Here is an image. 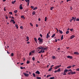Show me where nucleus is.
Instances as JSON below:
<instances>
[{"label":"nucleus","mask_w":79,"mask_h":79,"mask_svg":"<svg viewBox=\"0 0 79 79\" xmlns=\"http://www.w3.org/2000/svg\"><path fill=\"white\" fill-rule=\"evenodd\" d=\"M74 37H75V36L74 35H72L70 36V39H73Z\"/></svg>","instance_id":"nucleus-8"},{"label":"nucleus","mask_w":79,"mask_h":79,"mask_svg":"<svg viewBox=\"0 0 79 79\" xmlns=\"http://www.w3.org/2000/svg\"><path fill=\"white\" fill-rule=\"evenodd\" d=\"M31 54H32V53H31V52H30L29 53V56H31Z\"/></svg>","instance_id":"nucleus-49"},{"label":"nucleus","mask_w":79,"mask_h":79,"mask_svg":"<svg viewBox=\"0 0 79 79\" xmlns=\"http://www.w3.org/2000/svg\"><path fill=\"white\" fill-rule=\"evenodd\" d=\"M69 32V31H67L66 32V34H68V33Z\"/></svg>","instance_id":"nucleus-25"},{"label":"nucleus","mask_w":79,"mask_h":79,"mask_svg":"<svg viewBox=\"0 0 79 79\" xmlns=\"http://www.w3.org/2000/svg\"><path fill=\"white\" fill-rule=\"evenodd\" d=\"M29 2H27V6H29Z\"/></svg>","instance_id":"nucleus-60"},{"label":"nucleus","mask_w":79,"mask_h":79,"mask_svg":"<svg viewBox=\"0 0 79 79\" xmlns=\"http://www.w3.org/2000/svg\"><path fill=\"white\" fill-rule=\"evenodd\" d=\"M21 18L24 19H26V18H25L24 16V15H22L21 16Z\"/></svg>","instance_id":"nucleus-10"},{"label":"nucleus","mask_w":79,"mask_h":79,"mask_svg":"<svg viewBox=\"0 0 79 79\" xmlns=\"http://www.w3.org/2000/svg\"><path fill=\"white\" fill-rule=\"evenodd\" d=\"M38 49H39L40 50L41 49L40 51L38 52L39 53H44L45 51L44 50H46L47 51V47H38Z\"/></svg>","instance_id":"nucleus-1"},{"label":"nucleus","mask_w":79,"mask_h":79,"mask_svg":"<svg viewBox=\"0 0 79 79\" xmlns=\"http://www.w3.org/2000/svg\"><path fill=\"white\" fill-rule=\"evenodd\" d=\"M27 39H29V37L27 36Z\"/></svg>","instance_id":"nucleus-63"},{"label":"nucleus","mask_w":79,"mask_h":79,"mask_svg":"<svg viewBox=\"0 0 79 79\" xmlns=\"http://www.w3.org/2000/svg\"><path fill=\"white\" fill-rule=\"evenodd\" d=\"M68 72H69V71H72V70L71 69H69V70H67Z\"/></svg>","instance_id":"nucleus-23"},{"label":"nucleus","mask_w":79,"mask_h":79,"mask_svg":"<svg viewBox=\"0 0 79 79\" xmlns=\"http://www.w3.org/2000/svg\"><path fill=\"white\" fill-rule=\"evenodd\" d=\"M52 69V68L50 67V68L48 70V71H50Z\"/></svg>","instance_id":"nucleus-24"},{"label":"nucleus","mask_w":79,"mask_h":79,"mask_svg":"<svg viewBox=\"0 0 79 79\" xmlns=\"http://www.w3.org/2000/svg\"><path fill=\"white\" fill-rule=\"evenodd\" d=\"M9 14H10V15H12L13 14V13H12V12H10L9 13Z\"/></svg>","instance_id":"nucleus-47"},{"label":"nucleus","mask_w":79,"mask_h":79,"mask_svg":"<svg viewBox=\"0 0 79 79\" xmlns=\"http://www.w3.org/2000/svg\"><path fill=\"white\" fill-rule=\"evenodd\" d=\"M57 72H58V71L57 70H55L54 71V73H57Z\"/></svg>","instance_id":"nucleus-56"},{"label":"nucleus","mask_w":79,"mask_h":79,"mask_svg":"<svg viewBox=\"0 0 79 79\" xmlns=\"http://www.w3.org/2000/svg\"><path fill=\"white\" fill-rule=\"evenodd\" d=\"M60 70H61V69L59 68L57 70V72H60Z\"/></svg>","instance_id":"nucleus-20"},{"label":"nucleus","mask_w":79,"mask_h":79,"mask_svg":"<svg viewBox=\"0 0 79 79\" xmlns=\"http://www.w3.org/2000/svg\"><path fill=\"white\" fill-rule=\"evenodd\" d=\"M38 40H39V42H40V44H42L44 42V39L42 38H41L40 37H39L38 39Z\"/></svg>","instance_id":"nucleus-2"},{"label":"nucleus","mask_w":79,"mask_h":79,"mask_svg":"<svg viewBox=\"0 0 79 79\" xmlns=\"http://www.w3.org/2000/svg\"><path fill=\"white\" fill-rule=\"evenodd\" d=\"M48 33L47 35L46 38L47 39H48Z\"/></svg>","instance_id":"nucleus-41"},{"label":"nucleus","mask_w":79,"mask_h":79,"mask_svg":"<svg viewBox=\"0 0 79 79\" xmlns=\"http://www.w3.org/2000/svg\"><path fill=\"white\" fill-rule=\"evenodd\" d=\"M20 29H23V27L22 26L20 27Z\"/></svg>","instance_id":"nucleus-36"},{"label":"nucleus","mask_w":79,"mask_h":79,"mask_svg":"<svg viewBox=\"0 0 79 79\" xmlns=\"http://www.w3.org/2000/svg\"><path fill=\"white\" fill-rule=\"evenodd\" d=\"M53 66H54V65H51L50 67V68H52V67H53Z\"/></svg>","instance_id":"nucleus-55"},{"label":"nucleus","mask_w":79,"mask_h":79,"mask_svg":"<svg viewBox=\"0 0 79 79\" xmlns=\"http://www.w3.org/2000/svg\"><path fill=\"white\" fill-rule=\"evenodd\" d=\"M70 10H73V7H71Z\"/></svg>","instance_id":"nucleus-57"},{"label":"nucleus","mask_w":79,"mask_h":79,"mask_svg":"<svg viewBox=\"0 0 79 79\" xmlns=\"http://www.w3.org/2000/svg\"><path fill=\"white\" fill-rule=\"evenodd\" d=\"M19 8L20 10H23V5L20 4V5Z\"/></svg>","instance_id":"nucleus-5"},{"label":"nucleus","mask_w":79,"mask_h":79,"mask_svg":"<svg viewBox=\"0 0 79 79\" xmlns=\"http://www.w3.org/2000/svg\"><path fill=\"white\" fill-rule=\"evenodd\" d=\"M71 74H76V72H71Z\"/></svg>","instance_id":"nucleus-15"},{"label":"nucleus","mask_w":79,"mask_h":79,"mask_svg":"<svg viewBox=\"0 0 79 79\" xmlns=\"http://www.w3.org/2000/svg\"><path fill=\"white\" fill-rule=\"evenodd\" d=\"M55 42H57V41H58V40H57L56 39H55Z\"/></svg>","instance_id":"nucleus-59"},{"label":"nucleus","mask_w":79,"mask_h":79,"mask_svg":"<svg viewBox=\"0 0 79 79\" xmlns=\"http://www.w3.org/2000/svg\"><path fill=\"white\" fill-rule=\"evenodd\" d=\"M64 75H66V74L64 72V73L63 74Z\"/></svg>","instance_id":"nucleus-42"},{"label":"nucleus","mask_w":79,"mask_h":79,"mask_svg":"<svg viewBox=\"0 0 79 79\" xmlns=\"http://www.w3.org/2000/svg\"><path fill=\"white\" fill-rule=\"evenodd\" d=\"M64 73H67V72H68V70L67 69H66L64 70Z\"/></svg>","instance_id":"nucleus-14"},{"label":"nucleus","mask_w":79,"mask_h":79,"mask_svg":"<svg viewBox=\"0 0 79 79\" xmlns=\"http://www.w3.org/2000/svg\"><path fill=\"white\" fill-rule=\"evenodd\" d=\"M14 56V54L13 53H12L11 54V56Z\"/></svg>","instance_id":"nucleus-35"},{"label":"nucleus","mask_w":79,"mask_h":79,"mask_svg":"<svg viewBox=\"0 0 79 79\" xmlns=\"http://www.w3.org/2000/svg\"><path fill=\"white\" fill-rule=\"evenodd\" d=\"M31 9H33L34 8V6H31Z\"/></svg>","instance_id":"nucleus-43"},{"label":"nucleus","mask_w":79,"mask_h":79,"mask_svg":"<svg viewBox=\"0 0 79 79\" xmlns=\"http://www.w3.org/2000/svg\"><path fill=\"white\" fill-rule=\"evenodd\" d=\"M15 13H16L18 12V10H15L14 11Z\"/></svg>","instance_id":"nucleus-27"},{"label":"nucleus","mask_w":79,"mask_h":79,"mask_svg":"<svg viewBox=\"0 0 79 79\" xmlns=\"http://www.w3.org/2000/svg\"><path fill=\"white\" fill-rule=\"evenodd\" d=\"M69 30L70 31L72 32L73 31V28L70 29Z\"/></svg>","instance_id":"nucleus-30"},{"label":"nucleus","mask_w":79,"mask_h":79,"mask_svg":"<svg viewBox=\"0 0 79 79\" xmlns=\"http://www.w3.org/2000/svg\"><path fill=\"white\" fill-rule=\"evenodd\" d=\"M74 55H79V53L78 52H74Z\"/></svg>","instance_id":"nucleus-7"},{"label":"nucleus","mask_w":79,"mask_h":79,"mask_svg":"<svg viewBox=\"0 0 79 79\" xmlns=\"http://www.w3.org/2000/svg\"><path fill=\"white\" fill-rule=\"evenodd\" d=\"M59 33H60V34H62L63 33V31H61L60 30H59Z\"/></svg>","instance_id":"nucleus-22"},{"label":"nucleus","mask_w":79,"mask_h":79,"mask_svg":"<svg viewBox=\"0 0 79 79\" xmlns=\"http://www.w3.org/2000/svg\"><path fill=\"white\" fill-rule=\"evenodd\" d=\"M74 66H76V65H74L72 66V67H73V68H74Z\"/></svg>","instance_id":"nucleus-61"},{"label":"nucleus","mask_w":79,"mask_h":79,"mask_svg":"<svg viewBox=\"0 0 79 79\" xmlns=\"http://www.w3.org/2000/svg\"><path fill=\"white\" fill-rule=\"evenodd\" d=\"M35 73L36 74H40V72H39V71H37L35 72Z\"/></svg>","instance_id":"nucleus-9"},{"label":"nucleus","mask_w":79,"mask_h":79,"mask_svg":"<svg viewBox=\"0 0 79 79\" xmlns=\"http://www.w3.org/2000/svg\"><path fill=\"white\" fill-rule=\"evenodd\" d=\"M50 79H55V77H51L50 78Z\"/></svg>","instance_id":"nucleus-37"},{"label":"nucleus","mask_w":79,"mask_h":79,"mask_svg":"<svg viewBox=\"0 0 79 79\" xmlns=\"http://www.w3.org/2000/svg\"><path fill=\"white\" fill-rule=\"evenodd\" d=\"M76 71H79V68L77 69H76Z\"/></svg>","instance_id":"nucleus-45"},{"label":"nucleus","mask_w":79,"mask_h":79,"mask_svg":"<svg viewBox=\"0 0 79 79\" xmlns=\"http://www.w3.org/2000/svg\"><path fill=\"white\" fill-rule=\"evenodd\" d=\"M23 74L25 76H26V77H28V76H29V74L28 73H23Z\"/></svg>","instance_id":"nucleus-4"},{"label":"nucleus","mask_w":79,"mask_h":79,"mask_svg":"<svg viewBox=\"0 0 79 79\" xmlns=\"http://www.w3.org/2000/svg\"><path fill=\"white\" fill-rule=\"evenodd\" d=\"M32 60L33 61H35V58L34 57H33L32 58Z\"/></svg>","instance_id":"nucleus-28"},{"label":"nucleus","mask_w":79,"mask_h":79,"mask_svg":"<svg viewBox=\"0 0 79 79\" xmlns=\"http://www.w3.org/2000/svg\"><path fill=\"white\" fill-rule=\"evenodd\" d=\"M35 14V11H33L32 13V15H34Z\"/></svg>","instance_id":"nucleus-12"},{"label":"nucleus","mask_w":79,"mask_h":79,"mask_svg":"<svg viewBox=\"0 0 79 79\" xmlns=\"http://www.w3.org/2000/svg\"><path fill=\"white\" fill-rule=\"evenodd\" d=\"M76 21H79V19H78V18H77V19H76Z\"/></svg>","instance_id":"nucleus-51"},{"label":"nucleus","mask_w":79,"mask_h":79,"mask_svg":"<svg viewBox=\"0 0 79 79\" xmlns=\"http://www.w3.org/2000/svg\"><path fill=\"white\" fill-rule=\"evenodd\" d=\"M31 52V53H34L35 52L34 51H32Z\"/></svg>","instance_id":"nucleus-50"},{"label":"nucleus","mask_w":79,"mask_h":79,"mask_svg":"<svg viewBox=\"0 0 79 79\" xmlns=\"http://www.w3.org/2000/svg\"><path fill=\"white\" fill-rule=\"evenodd\" d=\"M47 17H46L45 18V20H44L45 21H47Z\"/></svg>","instance_id":"nucleus-26"},{"label":"nucleus","mask_w":79,"mask_h":79,"mask_svg":"<svg viewBox=\"0 0 79 79\" xmlns=\"http://www.w3.org/2000/svg\"><path fill=\"white\" fill-rule=\"evenodd\" d=\"M40 36L41 38H42V34H40Z\"/></svg>","instance_id":"nucleus-48"},{"label":"nucleus","mask_w":79,"mask_h":79,"mask_svg":"<svg viewBox=\"0 0 79 79\" xmlns=\"http://www.w3.org/2000/svg\"><path fill=\"white\" fill-rule=\"evenodd\" d=\"M30 63V61H29L28 60H27V64H29V63Z\"/></svg>","instance_id":"nucleus-34"},{"label":"nucleus","mask_w":79,"mask_h":79,"mask_svg":"<svg viewBox=\"0 0 79 79\" xmlns=\"http://www.w3.org/2000/svg\"><path fill=\"white\" fill-rule=\"evenodd\" d=\"M15 2H14V1H12V4H15Z\"/></svg>","instance_id":"nucleus-52"},{"label":"nucleus","mask_w":79,"mask_h":79,"mask_svg":"<svg viewBox=\"0 0 79 79\" xmlns=\"http://www.w3.org/2000/svg\"><path fill=\"white\" fill-rule=\"evenodd\" d=\"M53 8H54V7H51L50 10H53Z\"/></svg>","instance_id":"nucleus-31"},{"label":"nucleus","mask_w":79,"mask_h":79,"mask_svg":"<svg viewBox=\"0 0 79 79\" xmlns=\"http://www.w3.org/2000/svg\"><path fill=\"white\" fill-rule=\"evenodd\" d=\"M30 26H33V25H32V23H30Z\"/></svg>","instance_id":"nucleus-32"},{"label":"nucleus","mask_w":79,"mask_h":79,"mask_svg":"<svg viewBox=\"0 0 79 79\" xmlns=\"http://www.w3.org/2000/svg\"><path fill=\"white\" fill-rule=\"evenodd\" d=\"M67 58H70V59H72L73 56H67Z\"/></svg>","instance_id":"nucleus-6"},{"label":"nucleus","mask_w":79,"mask_h":79,"mask_svg":"<svg viewBox=\"0 0 79 79\" xmlns=\"http://www.w3.org/2000/svg\"><path fill=\"white\" fill-rule=\"evenodd\" d=\"M71 72L68 73V74H69V75H70L71 74Z\"/></svg>","instance_id":"nucleus-39"},{"label":"nucleus","mask_w":79,"mask_h":79,"mask_svg":"<svg viewBox=\"0 0 79 79\" xmlns=\"http://www.w3.org/2000/svg\"><path fill=\"white\" fill-rule=\"evenodd\" d=\"M33 75L34 76V77H35V74L34 73H33Z\"/></svg>","instance_id":"nucleus-38"},{"label":"nucleus","mask_w":79,"mask_h":79,"mask_svg":"<svg viewBox=\"0 0 79 79\" xmlns=\"http://www.w3.org/2000/svg\"><path fill=\"white\" fill-rule=\"evenodd\" d=\"M37 7H35L34 8L33 10H37Z\"/></svg>","instance_id":"nucleus-16"},{"label":"nucleus","mask_w":79,"mask_h":79,"mask_svg":"<svg viewBox=\"0 0 79 79\" xmlns=\"http://www.w3.org/2000/svg\"><path fill=\"white\" fill-rule=\"evenodd\" d=\"M72 19L73 20H74V19L75 18V17H72Z\"/></svg>","instance_id":"nucleus-46"},{"label":"nucleus","mask_w":79,"mask_h":79,"mask_svg":"<svg viewBox=\"0 0 79 79\" xmlns=\"http://www.w3.org/2000/svg\"><path fill=\"white\" fill-rule=\"evenodd\" d=\"M36 78V79H41V77H37Z\"/></svg>","instance_id":"nucleus-33"},{"label":"nucleus","mask_w":79,"mask_h":79,"mask_svg":"<svg viewBox=\"0 0 79 79\" xmlns=\"http://www.w3.org/2000/svg\"><path fill=\"white\" fill-rule=\"evenodd\" d=\"M11 19H15V18H14V17H13V16L11 17Z\"/></svg>","instance_id":"nucleus-44"},{"label":"nucleus","mask_w":79,"mask_h":79,"mask_svg":"<svg viewBox=\"0 0 79 79\" xmlns=\"http://www.w3.org/2000/svg\"><path fill=\"white\" fill-rule=\"evenodd\" d=\"M41 20V19H40V18H39L38 19V21H40Z\"/></svg>","instance_id":"nucleus-54"},{"label":"nucleus","mask_w":79,"mask_h":79,"mask_svg":"<svg viewBox=\"0 0 79 79\" xmlns=\"http://www.w3.org/2000/svg\"><path fill=\"white\" fill-rule=\"evenodd\" d=\"M6 9H5V8H4V11H6Z\"/></svg>","instance_id":"nucleus-64"},{"label":"nucleus","mask_w":79,"mask_h":79,"mask_svg":"<svg viewBox=\"0 0 79 79\" xmlns=\"http://www.w3.org/2000/svg\"><path fill=\"white\" fill-rule=\"evenodd\" d=\"M11 21L12 22L13 24H15V22L14 21V20L11 19Z\"/></svg>","instance_id":"nucleus-13"},{"label":"nucleus","mask_w":79,"mask_h":79,"mask_svg":"<svg viewBox=\"0 0 79 79\" xmlns=\"http://www.w3.org/2000/svg\"><path fill=\"white\" fill-rule=\"evenodd\" d=\"M34 40H35V42H36V43H37V39H36V38H35Z\"/></svg>","instance_id":"nucleus-17"},{"label":"nucleus","mask_w":79,"mask_h":79,"mask_svg":"<svg viewBox=\"0 0 79 79\" xmlns=\"http://www.w3.org/2000/svg\"><path fill=\"white\" fill-rule=\"evenodd\" d=\"M17 29H18V24H15V25Z\"/></svg>","instance_id":"nucleus-18"},{"label":"nucleus","mask_w":79,"mask_h":79,"mask_svg":"<svg viewBox=\"0 0 79 79\" xmlns=\"http://www.w3.org/2000/svg\"><path fill=\"white\" fill-rule=\"evenodd\" d=\"M76 17H75V18L73 20L74 21H76Z\"/></svg>","instance_id":"nucleus-53"},{"label":"nucleus","mask_w":79,"mask_h":79,"mask_svg":"<svg viewBox=\"0 0 79 79\" xmlns=\"http://www.w3.org/2000/svg\"><path fill=\"white\" fill-rule=\"evenodd\" d=\"M61 66V65H57V66H55V67L54 69H58V68H60V67Z\"/></svg>","instance_id":"nucleus-3"},{"label":"nucleus","mask_w":79,"mask_h":79,"mask_svg":"<svg viewBox=\"0 0 79 79\" xmlns=\"http://www.w3.org/2000/svg\"><path fill=\"white\" fill-rule=\"evenodd\" d=\"M55 34H53L51 36L52 37H55Z\"/></svg>","instance_id":"nucleus-29"},{"label":"nucleus","mask_w":79,"mask_h":79,"mask_svg":"<svg viewBox=\"0 0 79 79\" xmlns=\"http://www.w3.org/2000/svg\"><path fill=\"white\" fill-rule=\"evenodd\" d=\"M61 40H62L63 39V35H62V36L61 37Z\"/></svg>","instance_id":"nucleus-21"},{"label":"nucleus","mask_w":79,"mask_h":79,"mask_svg":"<svg viewBox=\"0 0 79 79\" xmlns=\"http://www.w3.org/2000/svg\"><path fill=\"white\" fill-rule=\"evenodd\" d=\"M25 1L27 3H28V2H29V0H25Z\"/></svg>","instance_id":"nucleus-19"},{"label":"nucleus","mask_w":79,"mask_h":79,"mask_svg":"<svg viewBox=\"0 0 79 79\" xmlns=\"http://www.w3.org/2000/svg\"><path fill=\"white\" fill-rule=\"evenodd\" d=\"M71 67H72V66H68L67 67V69H70V68H71Z\"/></svg>","instance_id":"nucleus-11"},{"label":"nucleus","mask_w":79,"mask_h":79,"mask_svg":"<svg viewBox=\"0 0 79 79\" xmlns=\"http://www.w3.org/2000/svg\"><path fill=\"white\" fill-rule=\"evenodd\" d=\"M20 69H23V68L22 67H20Z\"/></svg>","instance_id":"nucleus-58"},{"label":"nucleus","mask_w":79,"mask_h":79,"mask_svg":"<svg viewBox=\"0 0 79 79\" xmlns=\"http://www.w3.org/2000/svg\"><path fill=\"white\" fill-rule=\"evenodd\" d=\"M36 27H38V24H36Z\"/></svg>","instance_id":"nucleus-62"},{"label":"nucleus","mask_w":79,"mask_h":79,"mask_svg":"<svg viewBox=\"0 0 79 79\" xmlns=\"http://www.w3.org/2000/svg\"><path fill=\"white\" fill-rule=\"evenodd\" d=\"M52 59H55V56H53L52 57Z\"/></svg>","instance_id":"nucleus-40"}]
</instances>
